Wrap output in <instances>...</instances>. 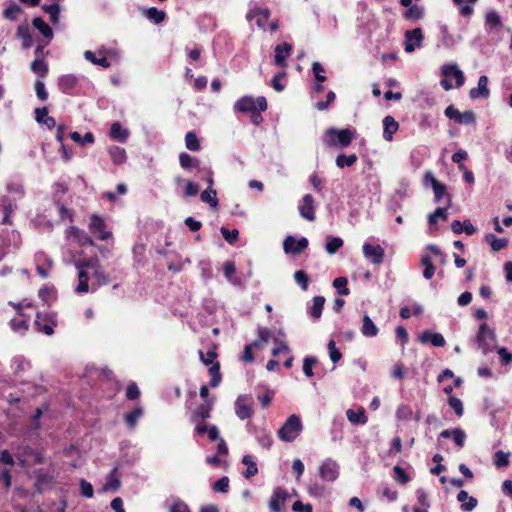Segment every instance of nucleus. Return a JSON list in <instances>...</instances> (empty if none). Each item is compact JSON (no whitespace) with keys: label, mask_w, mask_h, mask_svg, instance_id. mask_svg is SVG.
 Masks as SVG:
<instances>
[{"label":"nucleus","mask_w":512,"mask_h":512,"mask_svg":"<svg viewBox=\"0 0 512 512\" xmlns=\"http://www.w3.org/2000/svg\"><path fill=\"white\" fill-rule=\"evenodd\" d=\"M475 342L484 355L492 352L497 343V337L494 329L490 328L486 322H483L475 336Z\"/></svg>","instance_id":"obj_1"},{"label":"nucleus","mask_w":512,"mask_h":512,"mask_svg":"<svg viewBox=\"0 0 512 512\" xmlns=\"http://www.w3.org/2000/svg\"><path fill=\"white\" fill-rule=\"evenodd\" d=\"M355 138V131L351 129L329 128L324 135V142L328 146H340L345 148L349 146Z\"/></svg>","instance_id":"obj_2"},{"label":"nucleus","mask_w":512,"mask_h":512,"mask_svg":"<svg viewBox=\"0 0 512 512\" xmlns=\"http://www.w3.org/2000/svg\"><path fill=\"white\" fill-rule=\"evenodd\" d=\"M303 429V424L298 415H290L278 430V437L284 442L294 441Z\"/></svg>","instance_id":"obj_3"},{"label":"nucleus","mask_w":512,"mask_h":512,"mask_svg":"<svg viewBox=\"0 0 512 512\" xmlns=\"http://www.w3.org/2000/svg\"><path fill=\"white\" fill-rule=\"evenodd\" d=\"M267 109V101L264 96L253 98L252 96H244L238 99L234 104V110L238 112H263Z\"/></svg>","instance_id":"obj_4"},{"label":"nucleus","mask_w":512,"mask_h":512,"mask_svg":"<svg viewBox=\"0 0 512 512\" xmlns=\"http://www.w3.org/2000/svg\"><path fill=\"white\" fill-rule=\"evenodd\" d=\"M253 399L250 395H239L235 401V413L241 420L249 419L253 416Z\"/></svg>","instance_id":"obj_5"},{"label":"nucleus","mask_w":512,"mask_h":512,"mask_svg":"<svg viewBox=\"0 0 512 512\" xmlns=\"http://www.w3.org/2000/svg\"><path fill=\"white\" fill-rule=\"evenodd\" d=\"M88 227L90 233H92L97 239L101 241L109 239L112 235L110 231L106 230L105 221L96 214H93L90 217Z\"/></svg>","instance_id":"obj_6"},{"label":"nucleus","mask_w":512,"mask_h":512,"mask_svg":"<svg viewBox=\"0 0 512 512\" xmlns=\"http://www.w3.org/2000/svg\"><path fill=\"white\" fill-rule=\"evenodd\" d=\"M364 257L374 265H379L384 260L385 251L380 245H372L365 242L362 246Z\"/></svg>","instance_id":"obj_7"},{"label":"nucleus","mask_w":512,"mask_h":512,"mask_svg":"<svg viewBox=\"0 0 512 512\" xmlns=\"http://www.w3.org/2000/svg\"><path fill=\"white\" fill-rule=\"evenodd\" d=\"M308 247V240L305 237L296 239L293 236H287L283 242V249L286 254L298 255Z\"/></svg>","instance_id":"obj_8"},{"label":"nucleus","mask_w":512,"mask_h":512,"mask_svg":"<svg viewBox=\"0 0 512 512\" xmlns=\"http://www.w3.org/2000/svg\"><path fill=\"white\" fill-rule=\"evenodd\" d=\"M423 39L424 35L420 28L407 30L405 33V51L407 53L415 51L416 48L421 47Z\"/></svg>","instance_id":"obj_9"},{"label":"nucleus","mask_w":512,"mask_h":512,"mask_svg":"<svg viewBox=\"0 0 512 512\" xmlns=\"http://www.w3.org/2000/svg\"><path fill=\"white\" fill-rule=\"evenodd\" d=\"M16 199H12L9 196H1L0 197V210L3 213V218L1 220V224L3 225H11V215L17 209Z\"/></svg>","instance_id":"obj_10"},{"label":"nucleus","mask_w":512,"mask_h":512,"mask_svg":"<svg viewBox=\"0 0 512 512\" xmlns=\"http://www.w3.org/2000/svg\"><path fill=\"white\" fill-rule=\"evenodd\" d=\"M503 26L500 14L496 10H489L485 14V31L489 35L497 34Z\"/></svg>","instance_id":"obj_11"},{"label":"nucleus","mask_w":512,"mask_h":512,"mask_svg":"<svg viewBox=\"0 0 512 512\" xmlns=\"http://www.w3.org/2000/svg\"><path fill=\"white\" fill-rule=\"evenodd\" d=\"M319 475L322 480L327 482L335 481L339 476V466L332 460L324 461L319 467Z\"/></svg>","instance_id":"obj_12"},{"label":"nucleus","mask_w":512,"mask_h":512,"mask_svg":"<svg viewBox=\"0 0 512 512\" xmlns=\"http://www.w3.org/2000/svg\"><path fill=\"white\" fill-rule=\"evenodd\" d=\"M442 76L445 78H454L456 81V88H459L465 83L464 73L459 69L456 63L445 64L441 68Z\"/></svg>","instance_id":"obj_13"},{"label":"nucleus","mask_w":512,"mask_h":512,"mask_svg":"<svg viewBox=\"0 0 512 512\" xmlns=\"http://www.w3.org/2000/svg\"><path fill=\"white\" fill-rule=\"evenodd\" d=\"M289 498V494L286 489L282 487H277L271 499L269 501V507L273 512H281L282 507L285 505L286 501Z\"/></svg>","instance_id":"obj_14"},{"label":"nucleus","mask_w":512,"mask_h":512,"mask_svg":"<svg viewBox=\"0 0 512 512\" xmlns=\"http://www.w3.org/2000/svg\"><path fill=\"white\" fill-rule=\"evenodd\" d=\"M36 270L42 278H47L53 265V260L44 252H38L35 255Z\"/></svg>","instance_id":"obj_15"},{"label":"nucleus","mask_w":512,"mask_h":512,"mask_svg":"<svg viewBox=\"0 0 512 512\" xmlns=\"http://www.w3.org/2000/svg\"><path fill=\"white\" fill-rule=\"evenodd\" d=\"M270 10L268 8H251L246 18L248 21H252L253 19L256 20V24L259 28L265 30V23L270 17Z\"/></svg>","instance_id":"obj_16"},{"label":"nucleus","mask_w":512,"mask_h":512,"mask_svg":"<svg viewBox=\"0 0 512 512\" xmlns=\"http://www.w3.org/2000/svg\"><path fill=\"white\" fill-rule=\"evenodd\" d=\"M488 77L482 75L478 79V85L469 91V97L475 99H487L490 96V90L488 88Z\"/></svg>","instance_id":"obj_17"},{"label":"nucleus","mask_w":512,"mask_h":512,"mask_svg":"<svg viewBox=\"0 0 512 512\" xmlns=\"http://www.w3.org/2000/svg\"><path fill=\"white\" fill-rule=\"evenodd\" d=\"M79 78L74 74H65L59 77V90L65 94H72L77 87Z\"/></svg>","instance_id":"obj_18"},{"label":"nucleus","mask_w":512,"mask_h":512,"mask_svg":"<svg viewBox=\"0 0 512 512\" xmlns=\"http://www.w3.org/2000/svg\"><path fill=\"white\" fill-rule=\"evenodd\" d=\"M299 213L306 220L313 221L315 219L314 199L310 194L303 196L299 205Z\"/></svg>","instance_id":"obj_19"},{"label":"nucleus","mask_w":512,"mask_h":512,"mask_svg":"<svg viewBox=\"0 0 512 512\" xmlns=\"http://www.w3.org/2000/svg\"><path fill=\"white\" fill-rule=\"evenodd\" d=\"M213 400H206L205 403L200 404L192 412L191 420L193 422H199L206 420L211 417V411L213 408Z\"/></svg>","instance_id":"obj_20"},{"label":"nucleus","mask_w":512,"mask_h":512,"mask_svg":"<svg viewBox=\"0 0 512 512\" xmlns=\"http://www.w3.org/2000/svg\"><path fill=\"white\" fill-rule=\"evenodd\" d=\"M54 482V476L44 472L42 469L35 472V489L42 493Z\"/></svg>","instance_id":"obj_21"},{"label":"nucleus","mask_w":512,"mask_h":512,"mask_svg":"<svg viewBox=\"0 0 512 512\" xmlns=\"http://www.w3.org/2000/svg\"><path fill=\"white\" fill-rule=\"evenodd\" d=\"M139 10L144 17H146L154 24H160L166 18V13L163 10L157 9L156 7H140Z\"/></svg>","instance_id":"obj_22"},{"label":"nucleus","mask_w":512,"mask_h":512,"mask_svg":"<svg viewBox=\"0 0 512 512\" xmlns=\"http://www.w3.org/2000/svg\"><path fill=\"white\" fill-rule=\"evenodd\" d=\"M67 238H73L81 245H94L92 238L86 232L75 226H71L67 230Z\"/></svg>","instance_id":"obj_23"},{"label":"nucleus","mask_w":512,"mask_h":512,"mask_svg":"<svg viewBox=\"0 0 512 512\" xmlns=\"http://www.w3.org/2000/svg\"><path fill=\"white\" fill-rule=\"evenodd\" d=\"M292 46L288 43H282L275 47V64L278 67H286V57L289 56Z\"/></svg>","instance_id":"obj_24"},{"label":"nucleus","mask_w":512,"mask_h":512,"mask_svg":"<svg viewBox=\"0 0 512 512\" xmlns=\"http://www.w3.org/2000/svg\"><path fill=\"white\" fill-rule=\"evenodd\" d=\"M457 500L461 503L460 507L464 512H471L478 505V500L473 496H469L465 490H461L457 494Z\"/></svg>","instance_id":"obj_25"},{"label":"nucleus","mask_w":512,"mask_h":512,"mask_svg":"<svg viewBox=\"0 0 512 512\" xmlns=\"http://www.w3.org/2000/svg\"><path fill=\"white\" fill-rule=\"evenodd\" d=\"M109 135L112 139L125 143L130 136V131L123 127L120 122H114L111 125Z\"/></svg>","instance_id":"obj_26"},{"label":"nucleus","mask_w":512,"mask_h":512,"mask_svg":"<svg viewBox=\"0 0 512 512\" xmlns=\"http://www.w3.org/2000/svg\"><path fill=\"white\" fill-rule=\"evenodd\" d=\"M419 339L422 343L430 342L435 347H444L446 344V340L440 333H435L431 331H424Z\"/></svg>","instance_id":"obj_27"},{"label":"nucleus","mask_w":512,"mask_h":512,"mask_svg":"<svg viewBox=\"0 0 512 512\" xmlns=\"http://www.w3.org/2000/svg\"><path fill=\"white\" fill-rule=\"evenodd\" d=\"M9 304L12 305L16 309L18 316H21L26 319H30L33 316V314H35L36 318H37L36 320L40 319L39 313L36 311V309L30 303L15 304L13 302H10Z\"/></svg>","instance_id":"obj_28"},{"label":"nucleus","mask_w":512,"mask_h":512,"mask_svg":"<svg viewBox=\"0 0 512 512\" xmlns=\"http://www.w3.org/2000/svg\"><path fill=\"white\" fill-rule=\"evenodd\" d=\"M383 138L391 141L393 134L398 130L399 124L392 116H386L383 119Z\"/></svg>","instance_id":"obj_29"},{"label":"nucleus","mask_w":512,"mask_h":512,"mask_svg":"<svg viewBox=\"0 0 512 512\" xmlns=\"http://www.w3.org/2000/svg\"><path fill=\"white\" fill-rule=\"evenodd\" d=\"M347 419L354 425H364L368 422V418L363 407L358 410L348 409L346 411Z\"/></svg>","instance_id":"obj_30"},{"label":"nucleus","mask_w":512,"mask_h":512,"mask_svg":"<svg viewBox=\"0 0 512 512\" xmlns=\"http://www.w3.org/2000/svg\"><path fill=\"white\" fill-rule=\"evenodd\" d=\"M451 229L456 234H461L462 232H465L467 235H473L476 232V228L470 222V220H465L464 222L454 220L451 223Z\"/></svg>","instance_id":"obj_31"},{"label":"nucleus","mask_w":512,"mask_h":512,"mask_svg":"<svg viewBox=\"0 0 512 512\" xmlns=\"http://www.w3.org/2000/svg\"><path fill=\"white\" fill-rule=\"evenodd\" d=\"M485 242L488 243L494 252H498L508 246V239L506 238H498L493 233H488L485 235Z\"/></svg>","instance_id":"obj_32"},{"label":"nucleus","mask_w":512,"mask_h":512,"mask_svg":"<svg viewBox=\"0 0 512 512\" xmlns=\"http://www.w3.org/2000/svg\"><path fill=\"white\" fill-rule=\"evenodd\" d=\"M325 304V298L323 296H315L312 299V304L308 305V314L313 318H319L322 314V310Z\"/></svg>","instance_id":"obj_33"},{"label":"nucleus","mask_w":512,"mask_h":512,"mask_svg":"<svg viewBox=\"0 0 512 512\" xmlns=\"http://www.w3.org/2000/svg\"><path fill=\"white\" fill-rule=\"evenodd\" d=\"M33 26L47 39V42L44 44L46 46L53 38L51 27L41 17H36L33 20Z\"/></svg>","instance_id":"obj_34"},{"label":"nucleus","mask_w":512,"mask_h":512,"mask_svg":"<svg viewBox=\"0 0 512 512\" xmlns=\"http://www.w3.org/2000/svg\"><path fill=\"white\" fill-rule=\"evenodd\" d=\"M456 44V40L452 34H450L447 25L440 26V40L438 46L444 48H451Z\"/></svg>","instance_id":"obj_35"},{"label":"nucleus","mask_w":512,"mask_h":512,"mask_svg":"<svg viewBox=\"0 0 512 512\" xmlns=\"http://www.w3.org/2000/svg\"><path fill=\"white\" fill-rule=\"evenodd\" d=\"M108 152H109L112 162L115 165L123 164L127 159L125 149L121 148L119 146H111L109 148Z\"/></svg>","instance_id":"obj_36"},{"label":"nucleus","mask_w":512,"mask_h":512,"mask_svg":"<svg viewBox=\"0 0 512 512\" xmlns=\"http://www.w3.org/2000/svg\"><path fill=\"white\" fill-rule=\"evenodd\" d=\"M343 246V240L340 237L328 235L326 237L325 250L328 254H335Z\"/></svg>","instance_id":"obj_37"},{"label":"nucleus","mask_w":512,"mask_h":512,"mask_svg":"<svg viewBox=\"0 0 512 512\" xmlns=\"http://www.w3.org/2000/svg\"><path fill=\"white\" fill-rule=\"evenodd\" d=\"M121 485L120 478L118 476V469L115 467L111 470L108 475L107 482L104 485V490L117 491Z\"/></svg>","instance_id":"obj_38"},{"label":"nucleus","mask_w":512,"mask_h":512,"mask_svg":"<svg viewBox=\"0 0 512 512\" xmlns=\"http://www.w3.org/2000/svg\"><path fill=\"white\" fill-rule=\"evenodd\" d=\"M142 415H143V408L140 406H137L132 411L125 414V416H124L125 423L130 428H134L138 422V419Z\"/></svg>","instance_id":"obj_39"},{"label":"nucleus","mask_w":512,"mask_h":512,"mask_svg":"<svg viewBox=\"0 0 512 512\" xmlns=\"http://www.w3.org/2000/svg\"><path fill=\"white\" fill-rule=\"evenodd\" d=\"M43 10L49 15L50 21L56 25L60 20V5L58 3H51L49 5H44Z\"/></svg>","instance_id":"obj_40"},{"label":"nucleus","mask_w":512,"mask_h":512,"mask_svg":"<svg viewBox=\"0 0 512 512\" xmlns=\"http://www.w3.org/2000/svg\"><path fill=\"white\" fill-rule=\"evenodd\" d=\"M201 200L204 203L209 204L212 208L218 206L217 192L214 188H207L201 193Z\"/></svg>","instance_id":"obj_41"},{"label":"nucleus","mask_w":512,"mask_h":512,"mask_svg":"<svg viewBox=\"0 0 512 512\" xmlns=\"http://www.w3.org/2000/svg\"><path fill=\"white\" fill-rule=\"evenodd\" d=\"M242 463L247 466L246 471L244 472L245 478L249 479L258 473L257 464L252 460L250 455H244Z\"/></svg>","instance_id":"obj_42"},{"label":"nucleus","mask_w":512,"mask_h":512,"mask_svg":"<svg viewBox=\"0 0 512 512\" xmlns=\"http://www.w3.org/2000/svg\"><path fill=\"white\" fill-rule=\"evenodd\" d=\"M6 189L10 194L14 195L13 199H16V201L23 198L25 195L24 187L20 182H8Z\"/></svg>","instance_id":"obj_43"},{"label":"nucleus","mask_w":512,"mask_h":512,"mask_svg":"<svg viewBox=\"0 0 512 512\" xmlns=\"http://www.w3.org/2000/svg\"><path fill=\"white\" fill-rule=\"evenodd\" d=\"M84 58L87 61L93 63L94 65H99L103 68H109L111 66V63L108 61L106 57L97 58L95 56V53L90 50L84 52Z\"/></svg>","instance_id":"obj_44"},{"label":"nucleus","mask_w":512,"mask_h":512,"mask_svg":"<svg viewBox=\"0 0 512 512\" xmlns=\"http://www.w3.org/2000/svg\"><path fill=\"white\" fill-rule=\"evenodd\" d=\"M260 347V341H253L244 347L241 360L245 363H252L254 361L253 348Z\"/></svg>","instance_id":"obj_45"},{"label":"nucleus","mask_w":512,"mask_h":512,"mask_svg":"<svg viewBox=\"0 0 512 512\" xmlns=\"http://www.w3.org/2000/svg\"><path fill=\"white\" fill-rule=\"evenodd\" d=\"M356 161H357V156L355 154H350V155L339 154L336 157V165L339 168L351 167L356 163Z\"/></svg>","instance_id":"obj_46"},{"label":"nucleus","mask_w":512,"mask_h":512,"mask_svg":"<svg viewBox=\"0 0 512 512\" xmlns=\"http://www.w3.org/2000/svg\"><path fill=\"white\" fill-rule=\"evenodd\" d=\"M408 20H418L424 17V8L418 5H412L404 13Z\"/></svg>","instance_id":"obj_47"},{"label":"nucleus","mask_w":512,"mask_h":512,"mask_svg":"<svg viewBox=\"0 0 512 512\" xmlns=\"http://www.w3.org/2000/svg\"><path fill=\"white\" fill-rule=\"evenodd\" d=\"M223 272L226 279L232 283L233 285H236L239 283V281L234 277V274L236 272V267L234 262L232 261H226L223 264Z\"/></svg>","instance_id":"obj_48"},{"label":"nucleus","mask_w":512,"mask_h":512,"mask_svg":"<svg viewBox=\"0 0 512 512\" xmlns=\"http://www.w3.org/2000/svg\"><path fill=\"white\" fill-rule=\"evenodd\" d=\"M185 145L188 150L193 151V152L199 151L201 148V145H200V142H199V139H198L196 133H194L192 131L188 132L185 135Z\"/></svg>","instance_id":"obj_49"},{"label":"nucleus","mask_w":512,"mask_h":512,"mask_svg":"<svg viewBox=\"0 0 512 512\" xmlns=\"http://www.w3.org/2000/svg\"><path fill=\"white\" fill-rule=\"evenodd\" d=\"M88 274L84 270H79L78 273V285L75 288L77 293H86L89 290L88 286Z\"/></svg>","instance_id":"obj_50"},{"label":"nucleus","mask_w":512,"mask_h":512,"mask_svg":"<svg viewBox=\"0 0 512 512\" xmlns=\"http://www.w3.org/2000/svg\"><path fill=\"white\" fill-rule=\"evenodd\" d=\"M31 70L40 77H44L48 73V65L42 59H35L31 63Z\"/></svg>","instance_id":"obj_51"},{"label":"nucleus","mask_w":512,"mask_h":512,"mask_svg":"<svg viewBox=\"0 0 512 512\" xmlns=\"http://www.w3.org/2000/svg\"><path fill=\"white\" fill-rule=\"evenodd\" d=\"M179 162L183 169L197 167L199 164V161L196 158L184 152L179 155Z\"/></svg>","instance_id":"obj_52"},{"label":"nucleus","mask_w":512,"mask_h":512,"mask_svg":"<svg viewBox=\"0 0 512 512\" xmlns=\"http://www.w3.org/2000/svg\"><path fill=\"white\" fill-rule=\"evenodd\" d=\"M347 278L346 277H337L333 281V287L337 290V293L342 296H346L350 293L347 288Z\"/></svg>","instance_id":"obj_53"},{"label":"nucleus","mask_w":512,"mask_h":512,"mask_svg":"<svg viewBox=\"0 0 512 512\" xmlns=\"http://www.w3.org/2000/svg\"><path fill=\"white\" fill-rule=\"evenodd\" d=\"M393 472L395 480L402 485L407 484L411 480L409 474L399 465L393 467Z\"/></svg>","instance_id":"obj_54"},{"label":"nucleus","mask_w":512,"mask_h":512,"mask_svg":"<svg viewBox=\"0 0 512 512\" xmlns=\"http://www.w3.org/2000/svg\"><path fill=\"white\" fill-rule=\"evenodd\" d=\"M509 457L510 453H506L502 450L497 451L494 455V463L496 467H507L509 465Z\"/></svg>","instance_id":"obj_55"},{"label":"nucleus","mask_w":512,"mask_h":512,"mask_svg":"<svg viewBox=\"0 0 512 512\" xmlns=\"http://www.w3.org/2000/svg\"><path fill=\"white\" fill-rule=\"evenodd\" d=\"M230 480L227 476L218 479L212 486L214 492L227 493L229 491Z\"/></svg>","instance_id":"obj_56"},{"label":"nucleus","mask_w":512,"mask_h":512,"mask_svg":"<svg viewBox=\"0 0 512 512\" xmlns=\"http://www.w3.org/2000/svg\"><path fill=\"white\" fill-rule=\"evenodd\" d=\"M49 409V404L44 403L42 407L36 408L33 416H32V425L35 429H39L41 427L40 424V418L42 417L44 411H47Z\"/></svg>","instance_id":"obj_57"},{"label":"nucleus","mask_w":512,"mask_h":512,"mask_svg":"<svg viewBox=\"0 0 512 512\" xmlns=\"http://www.w3.org/2000/svg\"><path fill=\"white\" fill-rule=\"evenodd\" d=\"M22 12V9L19 5H17L16 3H12L9 7H7L4 12H3V15L6 19H9V20H16L18 15Z\"/></svg>","instance_id":"obj_58"},{"label":"nucleus","mask_w":512,"mask_h":512,"mask_svg":"<svg viewBox=\"0 0 512 512\" xmlns=\"http://www.w3.org/2000/svg\"><path fill=\"white\" fill-rule=\"evenodd\" d=\"M294 280L303 291L308 289L309 278L303 270H298L294 273Z\"/></svg>","instance_id":"obj_59"},{"label":"nucleus","mask_w":512,"mask_h":512,"mask_svg":"<svg viewBox=\"0 0 512 512\" xmlns=\"http://www.w3.org/2000/svg\"><path fill=\"white\" fill-rule=\"evenodd\" d=\"M220 232H221L223 238L229 244H234L238 240L239 231L237 229L229 230L226 227H221Z\"/></svg>","instance_id":"obj_60"},{"label":"nucleus","mask_w":512,"mask_h":512,"mask_svg":"<svg viewBox=\"0 0 512 512\" xmlns=\"http://www.w3.org/2000/svg\"><path fill=\"white\" fill-rule=\"evenodd\" d=\"M448 404L454 410L455 414L458 417L463 416L464 408H463L462 401L459 398H457L455 396H450L448 398Z\"/></svg>","instance_id":"obj_61"},{"label":"nucleus","mask_w":512,"mask_h":512,"mask_svg":"<svg viewBox=\"0 0 512 512\" xmlns=\"http://www.w3.org/2000/svg\"><path fill=\"white\" fill-rule=\"evenodd\" d=\"M448 214L446 209L444 208H437L432 214L428 217V222L430 225H434L438 222L439 219L445 220L447 219Z\"/></svg>","instance_id":"obj_62"},{"label":"nucleus","mask_w":512,"mask_h":512,"mask_svg":"<svg viewBox=\"0 0 512 512\" xmlns=\"http://www.w3.org/2000/svg\"><path fill=\"white\" fill-rule=\"evenodd\" d=\"M328 351H329V357L331 359V361L333 363H337L338 361L341 360L342 358V354L341 352L337 349L336 347V343L334 340H330L328 342Z\"/></svg>","instance_id":"obj_63"},{"label":"nucleus","mask_w":512,"mask_h":512,"mask_svg":"<svg viewBox=\"0 0 512 512\" xmlns=\"http://www.w3.org/2000/svg\"><path fill=\"white\" fill-rule=\"evenodd\" d=\"M497 353L499 355L501 364L510 365L512 363V353L506 347L498 348Z\"/></svg>","instance_id":"obj_64"}]
</instances>
